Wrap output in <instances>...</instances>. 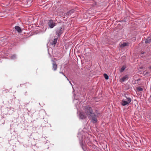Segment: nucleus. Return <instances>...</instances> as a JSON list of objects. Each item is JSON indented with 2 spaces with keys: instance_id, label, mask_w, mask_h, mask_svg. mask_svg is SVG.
<instances>
[{
  "instance_id": "f257e3e1",
  "label": "nucleus",
  "mask_w": 151,
  "mask_h": 151,
  "mask_svg": "<svg viewBox=\"0 0 151 151\" xmlns=\"http://www.w3.org/2000/svg\"><path fill=\"white\" fill-rule=\"evenodd\" d=\"M84 112L88 116L89 118V116L93 113V110L92 108L89 106H86L83 108Z\"/></svg>"
},
{
  "instance_id": "f03ea898",
  "label": "nucleus",
  "mask_w": 151,
  "mask_h": 151,
  "mask_svg": "<svg viewBox=\"0 0 151 151\" xmlns=\"http://www.w3.org/2000/svg\"><path fill=\"white\" fill-rule=\"evenodd\" d=\"M125 99H124L121 102V104L123 106L127 105H129L131 102V99L129 97H128L125 96Z\"/></svg>"
},
{
  "instance_id": "7ed1b4c3",
  "label": "nucleus",
  "mask_w": 151,
  "mask_h": 151,
  "mask_svg": "<svg viewBox=\"0 0 151 151\" xmlns=\"http://www.w3.org/2000/svg\"><path fill=\"white\" fill-rule=\"evenodd\" d=\"M89 118L91 119V122L93 123H96L97 122L96 116L94 113L89 116Z\"/></svg>"
},
{
  "instance_id": "20e7f679",
  "label": "nucleus",
  "mask_w": 151,
  "mask_h": 151,
  "mask_svg": "<svg viewBox=\"0 0 151 151\" xmlns=\"http://www.w3.org/2000/svg\"><path fill=\"white\" fill-rule=\"evenodd\" d=\"M48 25L50 28H52L56 25V23L52 19H50L48 22Z\"/></svg>"
},
{
  "instance_id": "39448f33",
  "label": "nucleus",
  "mask_w": 151,
  "mask_h": 151,
  "mask_svg": "<svg viewBox=\"0 0 151 151\" xmlns=\"http://www.w3.org/2000/svg\"><path fill=\"white\" fill-rule=\"evenodd\" d=\"M88 116L84 112H81L80 113L79 116L80 118L81 119H85Z\"/></svg>"
},
{
  "instance_id": "423d86ee",
  "label": "nucleus",
  "mask_w": 151,
  "mask_h": 151,
  "mask_svg": "<svg viewBox=\"0 0 151 151\" xmlns=\"http://www.w3.org/2000/svg\"><path fill=\"white\" fill-rule=\"evenodd\" d=\"M63 29L62 28H59L57 29L56 31V34L59 36L61 35L63 32Z\"/></svg>"
},
{
  "instance_id": "0eeeda50",
  "label": "nucleus",
  "mask_w": 151,
  "mask_h": 151,
  "mask_svg": "<svg viewBox=\"0 0 151 151\" xmlns=\"http://www.w3.org/2000/svg\"><path fill=\"white\" fill-rule=\"evenodd\" d=\"M52 68L54 71L56 70L57 68V65L56 63L53 60L52 61Z\"/></svg>"
},
{
  "instance_id": "6e6552de",
  "label": "nucleus",
  "mask_w": 151,
  "mask_h": 151,
  "mask_svg": "<svg viewBox=\"0 0 151 151\" xmlns=\"http://www.w3.org/2000/svg\"><path fill=\"white\" fill-rule=\"evenodd\" d=\"M74 12V10L73 9L67 12L66 13H64V15L66 17H68L69 15H70L72 14Z\"/></svg>"
},
{
  "instance_id": "1a4fd4ad",
  "label": "nucleus",
  "mask_w": 151,
  "mask_h": 151,
  "mask_svg": "<svg viewBox=\"0 0 151 151\" xmlns=\"http://www.w3.org/2000/svg\"><path fill=\"white\" fill-rule=\"evenodd\" d=\"M119 45L120 47L123 48L128 46L129 43H128L123 42V43H120Z\"/></svg>"
},
{
  "instance_id": "9d476101",
  "label": "nucleus",
  "mask_w": 151,
  "mask_h": 151,
  "mask_svg": "<svg viewBox=\"0 0 151 151\" xmlns=\"http://www.w3.org/2000/svg\"><path fill=\"white\" fill-rule=\"evenodd\" d=\"M128 75H126L122 77L120 80L121 82H124L125 81L127 80L128 78Z\"/></svg>"
},
{
  "instance_id": "9b49d317",
  "label": "nucleus",
  "mask_w": 151,
  "mask_h": 151,
  "mask_svg": "<svg viewBox=\"0 0 151 151\" xmlns=\"http://www.w3.org/2000/svg\"><path fill=\"white\" fill-rule=\"evenodd\" d=\"M15 29L19 33H20L22 32V30L21 29L20 27L18 26H16L15 27Z\"/></svg>"
},
{
  "instance_id": "f8f14e48",
  "label": "nucleus",
  "mask_w": 151,
  "mask_h": 151,
  "mask_svg": "<svg viewBox=\"0 0 151 151\" xmlns=\"http://www.w3.org/2000/svg\"><path fill=\"white\" fill-rule=\"evenodd\" d=\"M57 39H54L53 40V41L51 42L52 45H55L57 42Z\"/></svg>"
},
{
  "instance_id": "ddd939ff",
  "label": "nucleus",
  "mask_w": 151,
  "mask_h": 151,
  "mask_svg": "<svg viewBox=\"0 0 151 151\" xmlns=\"http://www.w3.org/2000/svg\"><path fill=\"white\" fill-rule=\"evenodd\" d=\"M151 40L150 39H147L145 40V42L146 44L148 43L151 42Z\"/></svg>"
},
{
  "instance_id": "4468645a",
  "label": "nucleus",
  "mask_w": 151,
  "mask_h": 151,
  "mask_svg": "<svg viewBox=\"0 0 151 151\" xmlns=\"http://www.w3.org/2000/svg\"><path fill=\"white\" fill-rule=\"evenodd\" d=\"M126 67L124 65L123 66L121 69L120 71L121 72H122L125 70V68H126Z\"/></svg>"
},
{
  "instance_id": "2eb2a0df",
  "label": "nucleus",
  "mask_w": 151,
  "mask_h": 151,
  "mask_svg": "<svg viewBox=\"0 0 151 151\" xmlns=\"http://www.w3.org/2000/svg\"><path fill=\"white\" fill-rule=\"evenodd\" d=\"M104 77L106 80H108L109 79V76L106 74H104Z\"/></svg>"
},
{
  "instance_id": "dca6fc26",
  "label": "nucleus",
  "mask_w": 151,
  "mask_h": 151,
  "mask_svg": "<svg viewBox=\"0 0 151 151\" xmlns=\"http://www.w3.org/2000/svg\"><path fill=\"white\" fill-rule=\"evenodd\" d=\"M137 89L139 91H142L143 90V89L140 87H138Z\"/></svg>"
},
{
  "instance_id": "f3484780",
  "label": "nucleus",
  "mask_w": 151,
  "mask_h": 151,
  "mask_svg": "<svg viewBox=\"0 0 151 151\" xmlns=\"http://www.w3.org/2000/svg\"><path fill=\"white\" fill-rule=\"evenodd\" d=\"M95 112L97 115H98L99 114V111H98V110H96Z\"/></svg>"
},
{
  "instance_id": "a211bd4d",
  "label": "nucleus",
  "mask_w": 151,
  "mask_h": 151,
  "mask_svg": "<svg viewBox=\"0 0 151 151\" xmlns=\"http://www.w3.org/2000/svg\"><path fill=\"white\" fill-rule=\"evenodd\" d=\"M15 57H16V56L15 55H13L12 56L11 58L12 59H13Z\"/></svg>"
},
{
  "instance_id": "6ab92c4d",
  "label": "nucleus",
  "mask_w": 151,
  "mask_h": 151,
  "mask_svg": "<svg viewBox=\"0 0 151 151\" xmlns=\"http://www.w3.org/2000/svg\"><path fill=\"white\" fill-rule=\"evenodd\" d=\"M60 73L62 74L64 76H65V75L64 74H63V72H60Z\"/></svg>"
},
{
  "instance_id": "aec40b11",
  "label": "nucleus",
  "mask_w": 151,
  "mask_h": 151,
  "mask_svg": "<svg viewBox=\"0 0 151 151\" xmlns=\"http://www.w3.org/2000/svg\"><path fill=\"white\" fill-rule=\"evenodd\" d=\"M144 54V52H143L142 53V54Z\"/></svg>"
},
{
  "instance_id": "412c9836",
  "label": "nucleus",
  "mask_w": 151,
  "mask_h": 151,
  "mask_svg": "<svg viewBox=\"0 0 151 151\" xmlns=\"http://www.w3.org/2000/svg\"><path fill=\"white\" fill-rule=\"evenodd\" d=\"M149 68L151 69V66L149 67Z\"/></svg>"
}]
</instances>
